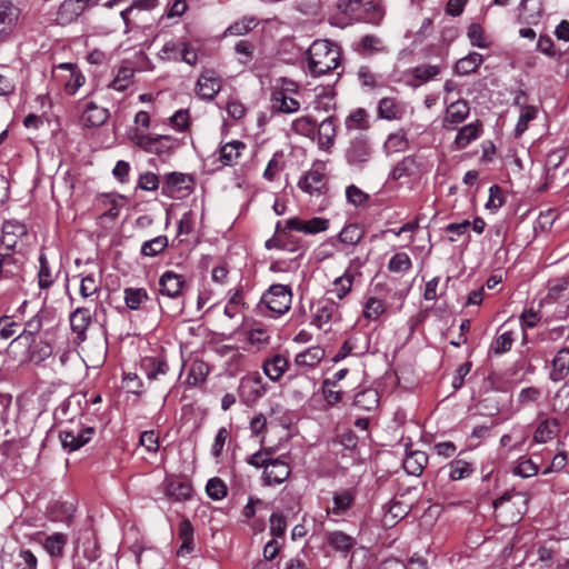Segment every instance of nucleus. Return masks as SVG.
<instances>
[{
  "label": "nucleus",
  "instance_id": "ea45409f",
  "mask_svg": "<svg viewBox=\"0 0 569 569\" xmlns=\"http://www.w3.org/2000/svg\"><path fill=\"white\" fill-rule=\"evenodd\" d=\"M378 392L373 389L362 390L353 399V406L365 411L375 410L378 407Z\"/></svg>",
  "mask_w": 569,
  "mask_h": 569
},
{
  "label": "nucleus",
  "instance_id": "cd10ccee",
  "mask_svg": "<svg viewBox=\"0 0 569 569\" xmlns=\"http://www.w3.org/2000/svg\"><path fill=\"white\" fill-rule=\"evenodd\" d=\"M67 543V535L62 532H53L52 535L46 537V539L42 542V546L50 557L62 558Z\"/></svg>",
  "mask_w": 569,
  "mask_h": 569
},
{
  "label": "nucleus",
  "instance_id": "58836bf2",
  "mask_svg": "<svg viewBox=\"0 0 569 569\" xmlns=\"http://www.w3.org/2000/svg\"><path fill=\"white\" fill-rule=\"evenodd\" d=\"M327 541L336 551L342 553H348L355 546V539L342 531L330 532Z\"/></svg>",
  "mask_w": 569,
  "mask_h": 569
},
{
  "label": "nucleus",
  "instance_id": "338daca9",
  "mask_svg": "<svg viewBox=\"0 0 569 569\" xmlns=\"http://www.w3.org/2000/svg\"><path fill=\"white\" fill-rule=\"evenodd\" d=\"M385 303L382 300L377 298H369L365 306L363 316L367 319L376 320L380 315L385 312Z\"/></svg>",
  "mask_w": 569,
  "mask_h": 569
},
{
  "label": "nucleus",
  "instance_id": "a19ab883",
  "mask_svg": "<svg viewBox=\"0 0 569 569\" xmlns=\"http://www.w3.org/2000/svg\"><path fill=\"white\" fill-rule=\"evenodd\" d=\"M408 148L407 133L403 130L390 133L383 144L387 154L402 152Z\"/></svg>",
  "mask_w": 569,
  "mask_h": 569
},
{
  "label": "nucleus",
  "instance_id": "13d9d810",
  "mask_svg": "<svg viewBox=\"0 0 569 569\" xmlns=\"http://www.w3.org/2000/svg\"><path fill=\"white\" fill-rule=\"evenodd\" d=\"M388 268L392 272H405L411 268V259L406 252H398L389 260Z\"/></svg>",
  "mask_w": 569,
  "mask_h": 569
},
{
  "label": "nucleus",
  "instance_id": "412c9836",
  "mask_svg": "<svg viewBox=\"0 0 569 569\" xmlns=\"http://www.w3.org/2000/svg\"><path fill=\"white\" fill-rule=\"evenodd\" d=\"M298 186L309 194L320 193L325 188V174L317 169H311L300 178Z\"/></svg>",
  "mask_w": 569,
  "mask_h": 569
},
{
  "label": "nucleus",
  "instance_id": "c85d7f7f",
  "mask_svg": "<svg viewBox=\"0 0 569 569\" xmlns=\"http://www.w3.org/2000/svg\"><path fill=\"white\" fill-rule=\"evenodd\" d=\"M355 50L362 57H371L375 53L382 52L385 47L379 37L367 34L355 43Z\"/></svg>",
  "mask_w": 569,
  "mask_h": 569
},
{
  "label": "nucleus",
  "instance_id": "a18cd8bd",
  "mask_svg": "<svg viewBox=\"0 0 569 569\" xmlns=\"http://www.w3.org/2000/svg\"><path fill=\"white\" fill-rule=\"evenodd\" d=\"M345 123L348 130H366L369 128L368 113L365 109L358 108L347 117Z\"/></svg>",
  "mask_w": 569,
  "mask_h": 569
},
{
  "label": "nucleus",
  "instance_id": "2f4dec72",
  "mask_svg": "<svg viewBox=\"0 0 569 569\" xmlns=\"http://www.w3.org/2000/svg\"><path fill=\"white\" fill-rule=\"evenodd\" d=\"M559 430V422L557 419H545L536 428L533 441L537 443H546L556 437Z\"/></svg>",
  "mask_w": 569,
  "mask_h": 569
},
{
  "label": "nucleus",
  "instance_id": "de8ad7c7",
  "mask_svg": "<svg viewBox=\"0 0 569 569\" xmlns=\"http://www.w3.org/2000/svg\"><path fill=\"white\" fill-rule=\"evenodd\" d=\"M168 246V239L166 236H158L151 240H148L141 246V254L146 257H156L162 252Z\"/></svg>",
  "mask_w": 569,
  "mask_h": 569
},
{
  "label": "nucleus",
  "instance_id": "f8f14e48",
  "mask_svg": "<svg viewBox=\"0 0 569 569\" xmlns=\"http://www.w3.org/2000/svg\"><path fill=\"white\" fill-rule=\"evenodd\" d=\"M470 107L465 99H459L450 103L442 119V128L446 130H455L458 124L462 123L469 116Z\"/></svg>",
  "mask_w": 569,
  "mask_h": 569
},
{
  "label": "nucleus",
  "instance_id": "0e129e2a",
  "mask_svg": "<svg viewBox=\"0 0 569 569\" xmlns=\"http://www.w3.org/2000/svg\"><path fill=\"white\" fill-rule=\"evenodd\" d=\"M182 43L183 42H179V41H174V40L167 41L163 44V47L159 53V58L162 60L178 61L179 57H180Z\"/></svg>",
  "mask_w": 569,
  "mask_h": 569
},
{
  "label": "nucleus",
  "instance_id": "09e8293b",
  "mask_svg": "<svg viewBox=\"0 0 569 569\" xmlns=\"http://www.w3.org/2000/svg\"><path fill=\"white\" fill-rule=\"evenodd\" d=\"M353 277V273L347 269L342 276L335 280L333 291L336 292L338 299L345 298L351 291Z\"/></svg>",
  "mask_w": 569,
  "mask_h": 569
},
{
  "label": "nucleus",
  "instance_id": "c756f323",
  "mask_svg": "<svg viewBox=\"0 0 569 569\" xmlns=\"http://www.w3.org/2000/svg\"><path fill=\"white\" fill-rule=\"evenodd\" d=\"M428 463L426 452L417 450L412 451L403 460V469L408 475L420 476Z\"/></svg>",
  "mask_w": 569,
  "mask_h": 569
},
{
  "label": "nucleus",
  "instance_id": "f3484780",
  "mask_svg": "<svg viewBox=\"0 0 569 569\" xmlns=\"http://www.w3.org/2000/svg\"><path fill=\"white\" fill-rule=\"evenodd\" d=\"M71 330L77 335L78 343L87 338V329L91 323V313L88 308H77L69 317Z\"/></svg>",
  "mask_w": 569,
  "mask_h": 569
},
{
  "label": "nucleus",
  "instance_id": "c9c22d12",
  "mask_svg": "<svg viewBox=\"0 0 569 569\" xmlns=\"http://www.w3.org/2000/svg\"><path fill=\"white\" fill-rule=\"evenodd\" d=\"M287 367V358L281 355H276L263 363V371L272 381H277L283 375Z\"/></svg>",
  "mask_w": 569,
  "mask_h": 569
},
{
  "label": "nucleus",
  "instance_id": "49530a36",
  "mask_svg": "<svg viewBox=\"0 0 569 569\" xmlns=\"http://www.w3.org/2000/svg\"><path fill=\"white\" fill-rule=\"evenodd\" d=\"M133 74L134 71L132 68L121 67L109 87L116 91H124L132 82Z\"/></svg>",
  "mask_w": 569,
  "mask_h": 569
},
{
  "label": "nucleus",
  "instance_id": "aec40b11",
  "mask_svg": "<svg viewBox=\"0 0 569 569\" xmlns=\"http://www.w3.org/2000/svg\"><path fill=\"white\" fill-rule=\"evenodd\" d=\"M550 379L553 382L563 380L569 375V348H561L551 361Z\"/></svg>",
  "mask_w": 569,
  "mask_h": 569
},
{
  "label": "nucleus",
  "instance_id": "8fccbe9b",
  "mask_svg": "<svg viewBox=\"0 0 569 569\" xmlns=\"http://www.w3.org/2000/svg\"><path fill=\"white\" fill-rule=\"evenodd\" d=\"M338 237L342 243L357 244L363 237V230L357 223H351L346 226Z\"/></svg>",
  "mask_w": 569,
  "mask_h": 569
},
{
  "label": "nucleus",
  "instance_id": "6ab92c4d",
  "mask_svg": "<svg viewBox=\"0 0 569 569\" xmlns=\"http://www.w3.org/2000/svg\"><path fill=\"white\" fill-rule=\"evenodd\" d=\"M271 110L273 113H295L300 109V102L286 94V91H272Z\"/></svg>",
  "mask_w": 569,
  "mask_h": 569
},
{
  "label": "nucleus",
  "instance_id": "0eeeda50",
  "mask_svg": "<svg viewBox=\"0 0 569 569\" xmlns=\"http://www.w3.org/2000/svg\"><path fill=\"white\" fill-rule=\"evenodd\" d=\"M98 0H64L56 16L60 26H67L76 21L87 7L96 6Z\"/></svg>",
  "mask_w": 569,
  "mask_h": 569
},
{
  "label": "nucleus",
  "instance_id": "6e6d98bb",
  "mask_svg": "<svg viewBox=\"0 0 569 569\" xmlns=\"http://www.w3.org/2000/svg\"><path fill=\"white\" fill-rule=\"evenodd\" d=\"M207 495L213 500H221L227 496V486L220 478H211L206 486Z\"/></svg>",
  "mask_w": 569,
  "mask_h": 569
},
{
  "label": "nucleus",
  "instance_id": "2eb2a0df",
  "mask_svg": "<svg viewBox=\"0 0 569 569\" xmlns=\"http://www.w3.org/2000/svg\"><path fill=\"white\" fill-rule=\"evenodd\" d=\"M93 433L94 429L92 427L84 428L77 432L73 430H63L60 432V440L64 449L74 451L88 443Z\"/></svg>",
  "mask_w": 569,
  "mask_h": 569
},
{
  "label": "nucleus",
  "instance_id": "72a5a7b5",
  "mask_svg": "<svg viewBox=\"0 0 569 569\" xmlns=\"http://www.w3.org/2000/svg\"><path fill=\"white\" fill-rule=\"evenodd\" d=\"M482 62V54L478 52H470L468 56L457 61L455 66V72L459 76H468L475 72Z\"/></svg>",
  "mask_w": 569,
  "mask_h": 569
},
{
  "label": "nucleus",
  "instance_id": "774afa93",
  "mask_svg": "<svg viewBox=\"0 0 569 569\" xmlns=\"http://www.w3.org/2000/svg\"><path fill=\"white\" fill-rule=\"evenodd\" d=\"M512 343V332L506 331L496 338L491 346V349L496 355H503L511 349Z\"/></svg>",
  "mask_w": 569,
  "mask_h": 569
},
{
  "label": "nucleus",
  "instance_id": "79ce46f5",
  "mask_svg": "<svg viewBox=\"0 0 569 569\" xmlns=\"http://www.w3.org/2000/svg\"><path fill=\"white\" fill-rule=\"evenodd\" d=\"M123 293L126 306L131 310H138L149 298L143 288H126Z\"/></svg>",
  "mask_w": 569,
  "mask_h": 569
},
{
  "label": "nucleus",
  "instance_id": "3c124183",
  "mask_svg": "<svg viewBox=\"0 0 569 569\" xmlns=\"http://www.w3.org/2000/svg\"><path fill=\"white\" fill-rule=\"evenodd\" d=\"M441 71V68L436 64H421L417 66L412 69V76L420 83H425L435 77H437Z\"/></svg>",
  "mask_w": 569,
  "mask_h": 569
},
{
  "label": "nucleus",
  "instance_id": "37998d69",
  "mask_svg": "<svg viewBox=\"0 0 569 569\" xmlns=\"http://www.w3.org/2000/svg\"><path fill=\"white\" fill-rule=\"evenodd\" d=\"M417 168V160L413 156H407L399 161L390 173L392 180H399L403 177H409Z\"/></svg>",
  "mask_w": 569,
  "mask_h": 569
},
{
  "label": "nucleus",
  "instance_id": "603ef678",
  "mask_svg": "<svg viewBox=\"0 0 569 569\" xmlns=\"http://www.w3.org/2000/svg\"><path fill=\"white\" fill-rule=\"evenodd\" d=\"M273 448H262L261 450L249 456L246 461L250 466H253L256 468H263V470H266V466H268L271 459L273 458Z\"/></svg>",
  "mask_w": 569,
  "mask_h": 569
},
{
  "label": "nucleus",
  "instance_id": "c03bdc74",
  "mask_svg": "<svg viewBox=\"0 0 569 569\" xmlns=\"http://www.w3.org/2000/svg\"><path fill=\"white\" fill-rule=\"evenodd\" d=\"M243 142L234 140L226 143L220 149V160L224 166H231L233 161L240 156V149H244Z\"/></svg>",
  "mask_w": 569,
  "mask_h": 569
},
{
  "label": "nucleus",
  "instance_id": "39448f33",
  "mask_svg": "<svg viewBox=\"0 0 569 569\" xmlns=\"http://www.w3.org/2000/svg\"><path fill=\"white\" fill-rule=\"evenodd\" d=\"M24 256L21 249H0V278L10 279L14 283L23 281Z\"/></svg>",
  "mask_w": 569,
  "mask_h": 569
},
{
  "label": "nucleus",
  "instance_id": "9d476101",
  "mask_svg": "<svg viewBox=\"0 0 569 569\" xmlns=\"http://www.w3.org/2000/svg\"><path fill=\"white\" fill-rule=\"evenodd\" d=\"M290 476V467L284 457L272 458L262 472L263 483L267 486L280 485Z\"/></svg>",
  "mask_w": 569,
  "mask_h": 569
},
{
  "label": "nucleus",
  "instance_id": "20e7f679",
  "mask_svg": "<svg viewBox=\"0 0 569 569\" xmlns=\"http://www.w3.org/2000/svg\"><path fill=\"white\" fill-rule=\"evenodd\" d=\"M372 147L368 136L358 133L352 137L345 149L346 162L357 169H362L371 159Z\"/></svg>",
  "mask_w": 569,
  "mask_h": 569
},
{
  "label": "nucleus",
  "instance_id": "a878e982",
  "mask_svg": "<svg viewBox=\"0 0 569 569\" xmlns=\"http://www.w3.org/2000/svg\"><path fill=\"white\" fill-rule=\"evenodd\" d=\"M164 491L168 497L177 501H183L191 497L192 487L188 481L179 479H167Z\"/></svg>",
  "mask_w": 569,
  "mask_h": 569
},
{
  "label": "nucleus",
  "instance_id": "bb28decb",
  "mask_svg": "<svg viewBox=\"0 0 569 569\" xmlns=\"http://www.w3.org/2000/svg\"><path fill=\"white\" fill-rule=\"evenodd\" d=\"M542 13L540 0H521L519 4V19L526 23H537Z\"/></svg>",
  "mask_w": 569,
  "mask_h": 569
},
{
  "label": "nucleus",
  "instance_id": "1a4fd4ad",
  "mask_svg": "<svg viewBox=\"0 0 569 569\" xmlns=\"http://www.w3.org/2000/svg\"><path fill=\"white\" fill-rule=\"evenodd\" d=\"M20 9L9 0H0V41L9 37L17 27Z\"/></svg>",
  "mask_w": 569,
  "mask_h": 569
},
{
  "label": "nucleus",
  "instance_id": "4c0bfd02",
  "mask_svg": "<svg viewBox=\"0 0 569 569\" xmlns=\"http://www.w3.org/2000/svg\"><path fill=\"white\" fill-rule=\"evenodd\" d=\"M38 286L40 289H49L56 280L44 252L39 254Z\"/></svg>",
  "mask_w": 569,
  "mask_h": 569
},
{
  "label": "nucleus",
  "instance_id": "f257e3e1",
  "mask_svg": "<svg viewBox=\"0 0 569 569\" xmlns=\"http://www.w3.org/2000/svg\"><path fill=\"white\" fill-rule=\"evenodd\" d=\"M339 60V47L329 40H316L307 51L308 70L313 77L335 70Z\"/></svg>",
  "mask_w": 569,
  "mask_h": 569
},
{
  "label": "nucleus",
  "instance_id": "473e14b6",
  "mask_svg": "<svg viewBox=\"0 0 569 569\" xmlns=\"http://www.w3.org/2000/svg\"><path fill=\"white\" fill-rule=\"evenodd\" d=\"M291 130L313 141L317 137V122L309 116L299 117L291 122Z\"/></svg>",
  "mask_w": 569,
  "mask_h": 569
},
{
  "label": "nucleus",
  "instance_id": "052dcab7",
  "mask_svg": "<svg viewBox=\"0 0 569 569\" xmlns=\"http://www.w3.org/2000/svg\"><path fill=\"white\" fill-rule=\"evenodd\" d=\"M352 496L349 491H343L333 496L332 513L340 516L343 515L352 503Z\"/></svg>",
  "mask_w": 569,
  "mask_h": 569
},
{
  "label": "nucleus",
  "instance_id": "f704fd0d",
  "mask_svg": "<svg viewBox=\"0 0 569 569\" xmlns=\"http://www.w3.org/2000/svg\"><path fill=\"white\" fill-rule=\"evenodd\" d=\"M479 127L480 123L477 121L476 123H469L460 128L455 139L457 149H465L473 140L478 139L480 136Z\"/></svg>",
  "mask_w": 569,
  "mask_h": 569
},
{
  "label": "nucleus",
  "instance_id": "5fc2aeb1",
  "mask_svg": "<svg viewBox=\"0 0 569 569\" xmlns=\"http://www.w3.org/2000/svg\"><path fill=\"white\" fill-rule=\"evenodd\" d=\"M449 478L451 480H460L467 478L472 472L470 463L463 460H453L449 463Z\"/></svg>",
  "mask_w": 569,
  "mask_h": 569
},
{
  "label": "nucleus",
  "instance_id": "4d7b16f0",
  "mask_svg": "<svg viewBox=\"0 0 569 569\" xmlns=\"http://www.w3.org/2000/svg\"><path fill=\"white\" fill-rule=\"evenodd\" d=\"M537 116V108L533 106H525L519 116L518 122L516 124V136L519 137L522 134L527 128L528 123L533 120Z\"/></svg>",
  "mask_w": 569,
  "mask_h": 569
},
{
  "label": "nucleus",
  "instance_id": "4be33fe9",
  "mask_svg": "<svg viewBox=\"0 0 569 569\" xmlns=\"http://www.w3.org/2000/svg\"><path fill=\"white\" fill-rule=\"evenodd\" d=\"M108 117V109L99 107L94 102L90 101L86 106L81 116V121L86 127H99L107 121Z\"/></svg>",
  "mask_w": 569,
  "mask_h": 569
},
{
  "label": "nucleus",
  "instance_id": "393cba45",
  "mask_svg": "<svg viewBox=\"0 0 569 569\" xmlns=\"http://www.w3.org/2000/svg\"><path fill=\"white\" fill-rule=\"evenodd\" d=\"M141 368L149 380H157L169 371V366L162 357H144L141 361Z\"/></svg>",
  "mask_w": 569,
  "mask_h": 569
},
{
  "label": "nucleus",
  "instance_id": "a211bd4d",
  "mask_svg": "<svg viewBox=\"0 0 569 569\" xmlns=\"http://www.w3.org/2000/svg\"><path fill=\"white\" fill-rule=\"evenodd\" d=\"M336 122L333 116L326 118L319 126H317L318 146L322 150H329L336 139Z\"/></svg>",
  "mask_w": 569,
  "mask_h": 569
},
{
  "label": "nucleus",
  "instance_id": "f03ea898",
  "mask_svg": "<svg viewBox=\"0 0 569 569\" xmlns=\"http://www.w3.org/2000/svg\"><path fill=\"white\" fill-rule=\"evenodd\" d=\"M337 9L353 20L378 22L382 18V11L371 1L365 0H338Z\"/></svg>",
  "mask_w": 569,
  "mask_h": 569
},
{
  "label": "nucleus",
  "instance_id": "6e6552de",
  "mask_svg": "<svg viewBox=\"0 0 569 569\" xmlns=\"http://www.w3.org/2000/svg\"><path fill=\"white\" fill-rule=\"evenodd\" d=\"M28 236V229L24 223L18 220H8L2 224V236L0 249L14 250L19 241Z\"/></svg>",
  "mask_w": 569,
  "mask_h": 569
},
{
  "label": "nucleus",
  "instance_id": "9b49d317",
  "mask_svg": "<svg viewBox=\"0 0 569 569\" xmlns=\"http://www.w3.org/2000/svg\"><path fill=\"white\" fill-rule=\"evenodd\" d=\"M329 220L326 218L315 217L310 220H302L293 217L286 220V229L289 231H298L307 234H316L328 230Z\"/></svg>",
  "mask_w": 569,
  "mask_h": 569
},
{
  "label": "nucleus",
  "instance_id": "423d86ee",
  "mask_svg": "<svg viewBox=\"0 0 569 569\" xmlns=\"http://www.w3.org/2000/svg\"><path fill=\"white\" fill-rule=\"evenodd\" d=\"M194 180L192 176L181 172H170L166 176L164 183L161 188L163 196L170 198H179V193H190L193 188Z\"/></svg>",
  "mask_w": 569,
  "mask_h": 569
},
{
  "label": "nucleus",
  "instance_id": "4468645a",
  "mask_svg": "<svg viewBox=\"0 0 569 569\" xmlns=\"http://www.w3.org/2000/svg\"><path fill=\"white\" fill-rule=\"evenodd\" d=\"M220 89V80L213 70H204L197 81V94L201 99L212 100Z\"/></svg>",
  "mask_w": 569,
  "mask_h": 569
},
{
  "label": "nucleus",
  "instance_id": "e433bc0d",
  "mask_svg": "<svg viewBox=\"0 0 569 569\" xmlns=\"http://www.w3.org/2000/svg\"><path fill=\"white\" fill-rule=\"evenodd\" d=\"M179 538L182 543L178 550L179 556H184L193 550V527L188 519H183L179 523Z\"/></svg>",
  "mask_w": 569,
  "mask_h": 569
},
{
  "label": "nucleus",
  "instance_id": "b1692460",
  "mask_svg": "<svg viewBox=\"0 0 569 569\" xmlns=\"http://www.w3.org/2000/svg\"><path fill=\"white\" fill-rule=\"evenodd\" d=\"M511 501L513 506L518 507L517 516L520 518L527 511L528 503L527 496L521 492L515 490L506 491L502 496L493 500L492 506L495 510H498L503 507L505 503Z\"/></svg>",
  "mask_w": 569,
  "mask_h": 569
},
{
  "label": "nucleus",
  "instance_id": "680f3d73",
  "mask_svg": "<svg viewBox=\"0 0 569 569\" xmlns=\"http://www.w3.org/2000/svg\"><path fill=\"white\" fill-rule=\"evenodd\" d=\"M257 26L254 18H243L228 27L226 34L242 36L252 30Z\"/></svg>",
  "mask_w": 569,
  "mask_h": 569
},
{
  "label": "nucleus",
  "instance_id": "7c9ffc66",
  "mask_svg": "<svg viewBox=\"0 0 569 569\" xmlns=\"http://www.w3.org/2000/svg\"><path fill=\"white\" fill-rule=\"evenodd\" d=\"M325 355L323 348L313 346L298 353L295 358V362L299 367L313 368L325 358Z\"/></svg>",
  "mask_w": 569,
  "mask_h": 569
},
{
  "label": "nucleus",
  "instance_id": "69168bd1",
  "mask_svg": "<svg viewBox=\"0 0 569 569\" xmlns=\"http://www.w3.org/2000/svg\"><path fill=\"white\" fill-rule=\"evenodd\" d=\"M467 36L470 40L471 46L482 49L489 47V42L486 41L483 30L480 24L471 23L468 28Z\"/></svg>",
  "mask_w": 569,
  "mask_h": 569
},
{
  "label": "nucleus",
  "instance_id": "e2e57ef3",
  "mask_svg": "<svg viewBox=\"0 0 569 569\" xmlns=\"http://www.w3.org/2000/svg\"><path fill=\"white\" fill-rule=\"evenodd\" d=\"M539 467L531 459L521 458L513 469V473L522 478L536 476Z\"/></svg>",
  "mask_w": 569,
  "mask_h": 569
},
{
  "label": "nucleus",
  "instance_id": "ddd939ff",
  "mask_svg": "<svg viewBox=\"0 0 569 569\" xmlns=\"http://www.w3.org/2000/svg\"><path fill=\"white\" fill-rule=\"evenodd\" d=\"M160 293L169 298H179L186 286L183 276L168 270L163 272L159 279Z\"/></svg>",
  "mask_w": 569,
  "mask_h": 569
},
{
  "label": "nucleus",
  "instance_id": "5701e85b",
  "mask_svg": "<svg viewBox=\"0 0 569 569\" xmlns=\"http://www.w3.org/2000/svg\"><path fill=\"white\" fill-rule=\"evenodd\" d=\"M48 311L40 309L30 320L24 325L23 331L16 338V340H26L33 342L34 337L40 332L43 321L47 319Z\"/></svg>",
  "mask_w": 569,
  "mask_h": 569
},
{
  "label": "nucleus",
  "instance_id": "864d4df0",
  "mask_svg": "<svg viewBox=\"0 0 569 569\" xmlns=\"http://www.w3.org/2000/svg\"><path fill=\"white\" fill-rule=\"evenodd\" d=\"M378 114L382 119L395 120L399 118V109L391 98H382L378 103Z\"/></svg>",
  "mask_w": 569,
  "mask_h": 569
},
{
  "label": "nucleus",
  "instance_id": "dca6fc26",
  "mask_svg": "<svg viewBox=\"0 0 569 569\" xmlns=\"http://www.w3.org/2000/svg\"><path fill=\"white\" fill-rule=\"evenodd\" d=\"M93 433L94 429L92 427L84 428L77 432L73 430H63L60 432V440L64 449L74 451L88 443Z\"/></svg>",
  "mask_w": 569,
  "mask_h": 569
},
{
  "label": "nucleus",
  "instance_id": "bf43d9fd",
  "mask_svg": "<svg viewBox=\"0 0 569 569\" xmlns=\"http://www.w3.org/2000/svg\"><path fill=\"white\" fill-rule=\"evenodd\" d=\"M207 375V365L202 361H198L191 365L187 379L190 385L197 386L206 380Z\"/></svg>",
  "mask_w": 569,
  "mask_h": 569
},
{
  "label": "nucleus",
  "instance_id": "7ed1b4c3",
  "mask_svg": "<svg viewBox=\"0 0 569 569\" xmlns=\"http://www.w3.org/2000/svg\"><path fill=\"white\" fill-rule=\"evenodd\" d=\"M291 299L292 292L289 286L272 284L262 295L259 308L264 306L269 311L280 316L289 311Z\"/></svg>",
  "mask_w": 569,
  "mask_h": 569
}]
</instances>
